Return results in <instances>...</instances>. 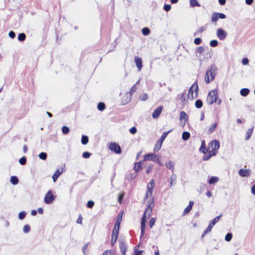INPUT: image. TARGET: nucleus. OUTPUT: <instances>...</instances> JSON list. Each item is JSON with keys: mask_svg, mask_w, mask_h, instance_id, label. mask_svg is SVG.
<instances>
[{"mask_svg": "<svg viewBox=\"0 0 255 255\" xmlns=\"http://www.w3.org/2000/svg\"><path fill=\"white\" fill-rule=\"evenodd\" d=\"M216 70L217 68L215 65H212L209 67L205 76L206 83H209L214 79Z\"/></svg>", "mask_w": 255, "mask_h": 255, "instance_id": "1", "label": "nucleus"}, {"mask_svg": "<svg viewBox=\"0 0 255 255\" xmlns=\"http://www.w3.org/2000/svg\"><path fill=\"white\" fill-rule=\"evenodd\" d=\"M154 203L153 201H151L148 204L147 207L143 215V216L141 218V221H144V223L146 224V219L150 217L151 215L152 211V208L153 207Z\"/></svg>", "mask_w": 255, "mask_h": 255, "instance_id": "2", "label": "nucleus"}, {"mask_svg": "<svg viewBox=\"0 0 255 255\" xmlns=\"http://www.w3.org/2000/svg\"><path fill=\"white\" fill-rule=\"evenodd\" d=\"M217 90H211L209 92L206 99L208 104L211 105L217 101Z\"/></svg>", "mask_w": 255, "mask_h": 255, "instance_id": "3", "label": "nucleus"}, {"mask_svg": "<svg viewBox=\"0 0 255 255\" xmlns=\"http://www.w3.org/2000/svg\"><path fill=\"white\" fill-rule=\"evenodd\" d=\"M198 90V86L197 82H195L190 88L188 92L189 98L193 100L197 96V92Z\"/></svg>", "mask_w": 255, "mask_h": 255, "instance_id": "4", "label": "nucleus"}, {"mask_svg": "<svg viewBox=\"0 0 255 255\" xmlns=\"http://www.w3.org/2000/svg\"><path fill=\"white\" fill-rule=\"evenodd\" d=\"M55 199V196L53 195L51 190H49L44 197V202L47 204L52 203Z\"/></svg>", "mask_w": 255, "mask_h": 255, "instance_id": "5", "label": "nucleus"}, {"mask_svg": "<svg viewBox=\"0 0 255 255\" xmlns=\"http://www.w3.org/2000/svg\"><path fill=\"white\" fill-rule=\"evenodd\" d=\"M109 148L114 151L116 153L120 154L122 152V150L120 146L115 142L110 143Z\"/></svg>", "mask_w": 255, "mask_h": 255, "instance_id": "6", "label": "nucleus"}, {"mask_svg": "<svg viewBox=\"0 0 255 255\" xmlns=\"http://www.w3.org/2000/svg\"><path fill=\"white\" fill-rule=\"evenodd\" d=\"M216 34L218 38L221 40H225L227 36V32L222 28L217 29Z\"/></svg>", "mask_w": 255, "mask_h": 255, "instance_id": "7", "label": "nucleus"}, {"mask_svg": "<svg viewBox=\"0 0 255 255\" xmlns=\"http://www.w3.org/2000/svg\"><path fill=\"white\" fill-rule=\"evenodd\" d=\"M159 156L154 153L146 154L144 155V160H150L155 162Z\"/></svg>", "mask_w": 255, "mask_h": 255, "instance_id": "8", "label": "nucleus"}, {"mask_svg": "<svg viewBox=\"0 0 255 255\" xmlns=\"http://www.w3.org/2000/svg\"><path fill=\"white\" fill-rule=\"evenodd\" d=\"M209 149L217 150L220 147V142L219 140L215 139L210 142L209 144Z\"/></svg>", "mask_w": 255, "mask_h": 255, "instance_id": "9", "label": "nucleus"}, {"mask_svg": "<svg viewBox=\"0 0 255 255\" xmlns=\"http://www.w3.org/2000/svg\"><path fill=\"white\" fill-rule=\"evenodd\" d=\"M251 171L249 169H241L239 171V174L240 176L247 177L250 175Z\"/></svg>", "mask_w": 255, "mask_h": 255, "instance_id": "10", "label": "nucleus"}, {"mask_svg": "<svg viewBox=\"0 0 255 255\" xmlns=\"http://www.w3.org/2000/svg\"><path fill=\"white\" fill-rule=\"evenodd\" d=\"M162 109L163 107L162 106H159L157 108H156L152 113V118L153 119L157 118L161 114Z\"/></svg>", "mask_w": 255, "mask_h": 255, "instance_id": "11", "label": "nucleus"}, {"mask_svg": "<svg viewBox=\"0 0 255 255\" xmlns=\"http://www.w3.org/2000/svg\"><path fill=\"white\" fill-rule=\"evenodd\" d=\"M118 232L119 231H117L115 228L113 231V235L111 240V244L112 246H113L117 241L118 237Z\"/></svg>", "mask_w": 255, "mask_h": 255, "instance_id": "12", "label": "nucleus"}, {"mask_svg": "<svg viewBox=\"0 0 255 255\" xmlns=\"http://www.w3.org/2000/svg\"><path fill=\"white\" fill-rule=\"evenodd\" d=\"M134 62L138 69V71H140L142 66L141 59L138 57H135L134 58Z\"/></svg>", "mask_w": 255, "mask_h": 255, "instance_id": "13", "label": "nucleus"}, {"mask_svg": "<svg viewBox=\"0 0 255 255\" xmlns=\"http://www.w3.org/2000/svg\"><path fill=\"white\" fill-rule=\"evenodd\" d=\"M120 248L123 255H126L127 247L126 243L121 242L120 244Z\"/></svg>", "mask_w": 255, "mask_h": 255, "instance_id": "14", "label": "nucleus"}, {"mask_svg": "<svg viewBox=\"0 0 255 255\" xmlns=\"http://www.w3.org/2000/svg\"><path fill=\"white\" fill-rule=\"evenodd\" d=\"M194 204L193 201H190L189 205L186 207L183 211V215L187 214L192 209V206Z\"/></svg>", "mask_w": 255, "mask_h": 255, "instance_id": "15", "label": "nucleus"}, {"mask_svg": "<svg viewBox=\"0 0 255 255\" xmlns=\"http://www.w3.org/2000/svg\"><path fill=\"white\" fill-rule=\"evenodd\" d=\"M62 171H60L59 169H57L54 174L52 176V179L53 181L55 182L57 180L59 176L62 174Z\"/></svg>", "mask_w": 255, "mask_h": 255, "instance_id": "16", "label": "nucleus"}, {"mask_svg": "<svg viewBox=\"0 0 255 255\" xmlns=\"http://www.w3.org/2000/svg\"><path fill=\"white\" fill-rule=\"evenodd\" d=\"M174 163L172 161H169L165 163L166 167L168 169L171 170L172 172L174 171Z\"/></svg>", "mask_w": 255, "mask_h": 255, "instance_id": "17", "label": "nucleus"}, {"mask_svg": "<svg viewBox=\"0 0 255 255\" xmlns=\"http://www.w3.org/2000/svg\"><path fill=\"white\" fill-rule=\"evenodd\" d=\"M199 151L204 154L207 152V150L206 149V144L204 140L201 141V145Z\"/></svg>", "mask_w": 255, "mask_h": 255, "instance_id": "18", "label": "nucleus"}, {"mask_svg": "<svg viewBox=\"0 0 255 255\" xmlns=\"http://www.w3.org/2000/svg\"><path fill=\"white\" fill-rule=\"evenodd\" d=\"M250 90L248 88H243L240 91V94L244 97H246L249 95Z\"/></svg>", "mask_w": 255, "mask_h": 255, "instance_id": "19", "label": "nucleus"}, {"mask_svg": "<svg viewBox=\"0 0 255 255\" xmlns=\"http://www.w3.org/2000/svg\"><path fill=\"white\" fill-rule=\"evenodd\" d=\"M180 120L181 121L184 120L185 122L187 121V120H188V116H187L186 113L185 112L182 111L181 112H180Z\"/></svg>", "mask_w": 255, "mask_h": 255, "instance_id": "20", "label": "nucleus"}, {"mask_svg": "<svg viewBox=\"0 0 255 255\" xmlns=\"http://www.w3.org/2000/svg\"><path fill=\"white\" fill-rule=\"evenodd\" d=\"M171 131V130H170L164 132L161 137H160L159 139L158 140L160 142L163 143V141L165 139V138L167 137L168 133Z\"/></svg>", "mask_w": 255, "mask_h": 255, "instance_id": "21", "label": "nucleus"}, {"mask_svg": "<svg viewBox=\"0 0 255 255\" xmlns=\"http://www.w3.org/2000/svg\"><path fill=\"white\" fill-rule=\"evenodd\" d=\"M162 144V143L158 140L154 146V151L157 152L158 150H159L161 147Z\"/></svg>", "mask_w": 255, "mask_h": 255, "instance_id": "22", "label": "nucleus"}, {"mask_svg": "<svg viewBox=\"0 0 255 255\" xmlns=\"http://www.w3.org/2000/svg\"><path fill=\"white\" fill-rule=\"evenodd\" d=\"M253 129H254V127H252V128L249 129L247 130V131L246 132V140H249L250 138V137L253 133Z\"/></svg>", "mask_w": 255, "mask_h": 255, "instance_id": "23", "label": "nucleus"}, {"mask_svg": "<svg viewBox=\"0 0 255 255\" xmlns=\"http://www.w3.org/2000/svg\"><path fill=\"white\" fill-rule=\"evenodd\" d=\"M217 126V123H214L208 129V130H207V133L208 134H210L216 128Z\"/></svg>", "mask_w": 255, "mask_h": 255, "instance_id": "24", "label": "nucleus"}, {"mask_svg": "<svg viewBox=\"0 0 255 255\" xmlns=\"http://www.w3.org/2000/svg\"><path fill=\"white\" fill-rule=\"evenodd\" d=\"M190 136V134L188 131H184L182 134V138L184 140H188Z\"/></svg>", "mask_w": 255, "mask_h": 255, "instance_id": "25", "label": "nucleus"}, {"mask_svg": "<svg viewBox=\"0 0 255 255\" xmlns=\"http://www.w3.org/2000/svg\"><path fill=\"white\" fill-rule=\"evenodd\" d=\"M218 181H219L218 177H216V176H213L209 179L208 182L210 184H212L217 182Z\"/></svg>", "mask_w": 255, "mask_h": 255, "instance_id": "26", "label": "nucleus"}, {"mask_svg": "<svg viewBox=\"0 0 255 255\" xmlns=\"http://www.w3.org/2000/svg\"><path fill=\"white\" fill-rule=\"evenodd\" d=\"M145 225L144 223V221L141 222V233H140V237H142L144 234L145 229Z\"/></svg>", "mask_w": 255, "mask_h": 255, "instance_id": "27", "label": "nucleus"}, {"mask_svg": "<svg viewBox=\"0 0 255 255\" xmlns=\"http://www.w3.org/2000/svg\"><path fill=\"white\" fill-rule=\"evenodd\" d=\"M10 182L13 185H16L18 183V179L16 176H11L10 180Z\"/></svg>", "mask_w": 255, "mask_h": 255, "instance_id": "28", "label": "nucleus"}, {"mask_svg": "<svg viewBox=\"0 0 255 255\" xmlns=\"http://www.w3.org/2000/svg\"><path fill=\"white\" fill-rule=\"evenodd\" d=\"M219 19L217 12H213L211 15V21L213 22H216Z\"/></svg>", "mask_w": 255, "mask_h": 255, "instance_id": "29", "label": "nucleus"}, {"mask_svg": "<svg viewBox=\"0 0 255 255\" xmlns=\"http://www.w3.org/2000/svg\"><path fill=\"white\" fill-rule=\"evenodd\" d=\"M154 186V181L153 179H152L147 184V190H152Z\"/></svg>", "mask_w": 255, "mask_h": 255, "instance_id": "30", "label": "nucleus"}, {"mask_svg": "<svg viewBox=\"0 0 255 255\" xmlns=\"http://www.w3.org/2000/svg\"><path fill=\"white\" fill-rule=\"evenodd\" d=\"M222 215H220L216 217H215L212 221H211L210 223L213 225V226L215 225L216 223H217L221 219L222 217Z\"/></svg>", "mask_w": 255, "mask_h": 255, "instance_id": "31", "label": "nucleus"}, {"mask_svg": "<svg viewBox=\"0 0 255 255\" xmlns=\"http://www.w3.org/2000/svg\"><path fill=\"white\" fill-rule=\"evenodd\" d=\"M89 141L88 137L86 135H83L81 138V142L83 144L86 145Z\"/></svg>", "mask_w": 255, "mask_h": 255, "instance_id": "32", "label": "nucleus"}, {"mask_svg": "<svg viewBox=\"0 0 255 255\" xmlns=\"http://www.w3.org/2000/svg\"><path fill=\"white\" fill-rule=\"evenodd\" d=\"M176 180V176L174 174H172L171 176L170 177V186L171 187L172 185L174 184V182H175Z\"/></svg>", "mask_w": 255, "mask_h": 255, "instance_id": "33", "label": "nucleus"}, {"mask_svg": "<svg viewBox=\"0 0 255 255\" xmlns=\"http://www.w3.org/2000/svg\"><path fill=\"white\" fill-rule=\"evenodd\" d=\"M195 105L197 108L200 109L203 106V102L201 100H197L195 102Z\"/></svg>", "mask_w": 255, "mask_h": 255, "instance_id": "34", "label": "nucleus"}, {"mask_svg": "<svg viewBox=\"0 0 255 255\" xmlns=\"http://www.w3.org/2000/svg\"><path fill=\"white\" fill-rule=\"evenodd\" d=\"M105 104L103 102H100L98 105V109L100 111H103L105 109Z\"/></svg>", "mask_w": 255, "mask_h": 255, "instance_id": "35", "label": "nucleus"}, {"mask_svg": "<svg viewBox=\"0 0 255 255\" xmlns=\"http://www.w3.org/2000/svg\"><path fill=\"white\" fill-rule=\"evenodd\" d=\"M141 168V162L139 161L138 162L135 163L134 166V169L135 172H136L138 171Z\"/></svg>", "mask_w": 255, "mask_h": 255, "instance_id": "36", "label": "nucleus"}, {"mask_svg": "<svg viewBox=\"0 0 255 255\" xmlns=\"http://www.w3.org/2000/svg\"><path fill=\"white\" fill-rule=\"evenodd\" d=\"M26 35L24 33H21L18 35V39L20 41H23L25 39Z\"/></svg>", "mask_w": 255, "mask_h": 255, "instance_id": "37", "label": "nucleus"}, {"mask_svg": "<svg viewBox=\"0 0 255 255\" xmlns=\"http://www.w3.org/2000/svg\"><path fill=\"white\" fill-rule=\"evenodd\" d=\"M142 33L144 35H148L150 33V30L147 27H144L142 29Z\"/></svg>", "mask_w": 255, "mask_h": 255, "instance_id": "38", "label": "nucleus"}, {"mask_svg": "<svg viewBox=\"0 0 255 255\" xmlns=\"http://www.w3.org/2000/svg\"><path fill=\"white\" fill-rule=\"evenodd\" d=\"M190 5L192 7L195 6H199L200 4L196 0H190Z\"/></svg>", "mask_w": 255, "mask_h": 255, "instance_id": "39", "label": "nucleus"}, {"mask_svg": "<svg viewBox=\"0 0 255 255\" xmlns=\"http://www.w3.org/2000/svg\"><path fill=\"white\" fill-rule=\"evenodd\" d=\"M121 220H122V216H121L120 215H119L117 218L116 222L115 224V227L116 226H117L118 228L117 231H119V226L120 225V221Z\"/></svg>", "mask_w": 255, "mask_h": 255, "instance_id": "40", "label": "nucleus"}, {"mask_svg": "<svg viewBox=\"0 0 255 255\" xmlns=\"http://www.w3.org/2000/svg\"><path fill=\"white\" fill-rule=\"evenodd\" d=\"M38 156L40 159L45 160L47 158V155L46 153L42 152L39 154Z\"/></svg>", "mask_w": 255, "mask_h": 255, "instance_id": "41", "label": "nucleus"}, {"mask_svg": "<svg viewBox=\"0 0 255 255\" xmlns=\"http://www.w3.org/2000/svg\"><path fill=\"white\" fill-rule=\"evenodd\" d=\"M26 215V213L25 211L20 212L18 214V218L20 220H23L25 218Z\"/></svg>", "mask_w": 255, "mask_h": 255, "instance_id": "42", "label": "nucleus"}, {"mask_svg": "<svg viewBox=\"0 0 255 255\" xmlns=\"http://www.w3.org/2000/svg\"><path fill=\"white\" fill-rule=\"evenodd\" d=\"M30 231V227L28 225H25L23 227V231L24 233L27 234Z\"/></svg>", "mask_w": 255, "mask_h": 255, "instance_id": "43", "label": "nucleus"}, {"mask_svg": "<svg viewBox=\"0 0 255 255\" xmlns=\"http://www.w3.org/2000/svg\"><path fill=\"white\" fill-rule=\"evenodd\" d=\"M232 234L230 233H228L226 234L225 240L227 242H229L232 240Z\"/></svg>", "mask_w": 255, "mask_h": 255, "instance_id": "44", "label": "nucleus"}, {"mask_svg": "<svg viewBox=\"0 0 255 255\" xmlns=\"http://www.w3.org/2000/svg\"><path fill=\"white\" fill-rule=\"evenodd\" d=\"M218 42L217 40H212L210 42V45L211 47H216L218 45Z\"/></svg>", "mask_w": 255, "mask_h": 255, "instance_id": "45", "label": "nucleus"}, {"mask_svg": "<svg viewBox=\"0 0 255 255\" xmlns=\"http://www.w3.org/2000/svg\"><path fill=\"white\" fill-rule=\"evenodd\" d=\"M62 131L63 134H67L69 132V128L66 126H63L62 128Z\"/></svg>", "mask_w": 255, "mask_h": 255, "instance_id": "46", "label": "nucleus"}, {"mask_svg": "<svg viewBox=\"0 0 255 255\" xmlns=\"http://www.w3.org/2000/svg\"><path fill=\"white\" fill-rule=\"evenodd\" d=\"M19 162L21 165H24L26 162V159L25 157H22L20 158L19 160Z\"/></svg>", "mask_w": 255, "mask_h": 255, "instance_id": "47", "label": "nucleus"}, {"mask_svg": "<svg viewBox=\"0 0 255 255\" xmlns=\"http://www.w3.org/2000/svg\"><path fill=\"white\" fill-rule=\"evenodd\" d=\"M213 227V226L210 223H209L208 227L205 230V234H207L208 233L212 231Z\"/></svg>", "mask_w": 255, "mask_h": 255, "instance_id": "48", "label": "nucleus"}, {"mask_svg": "<svg viewBox=\"0 0 255 255\" xmlns=\"http://www.w3.org/2000/svg\"><path fill=\"white\" fill-rule=\"evenodd\" d=\"M155 221V219L154 218H151L150 219L149 223V226L150 228H152L153 226L154 225Z\"/></svg>", "mask_w": 255, "mask_h": 255, "instance_id": "49", "label": "nucleus"}, {"mask_svg": "<svg viewBox=\"0 0 255 255\" xmlns=\"http://www.w3.org/2000/svg\"><path fill=\"white\" fill-rule=\"evenodd\" d=\"M217 153V151L216 150L213 149L210 150L208 151V154L209 155H211V157L216 155Z\"/></svg>", "mask_w": 255, "mask_h": 255, "instance_id": "50", "label": "nucleus"}, {"mask_svg": "<svg viewBox=\"0 0 255 255\" xmlns=\"http://www.w3.org/2000/svg\"><path fill=\"white\" fill-rule=\"evenodd\" d=\"M91 153L89 152L85 151L83 153L82 157L84 158H88L90 157Z\"/></svg>", "mask_w": 255, "mask_h": 255, "instance_id": "51", "label": "nucleus"}, {"mask_svg": "<svg viewBox=\"0 0 255 255\" xmlns=\"http://www.w3.org/2000/svg\"><path fill=\"white\" fill-rule=\"evenodd\" d=\"M171 6L169 4H166L163 6V9L166 11H169L171 9Z\"/></svg>", "mask_w": 255, "mask_h": 255, "instance_id": "52", "label": "nucleus"}, {"mask_svg": "<svg viewBox=\"0 0 255 255\" xmlns=\"http://www.w3.org/2000/svg\"><path fill=\"white\" fill-rule=\"evenodd\" d=\"M94 205V202L93 201H89L87 202V206L88 208H92Z\"/></svg>", "mask_w": 255, "mask_h": 255, "instance_id": "53", "label": "nucleus"}, {"mask_svg": "<svg viewBox=\"0 0 255 255\" xmlns=\"http://www.w3.org/2000/svg\"><path fill=\"white\" fill-rule=\"evenodd\" d=\"M147 98H148V96L146 94H143L139 98L140 100L142 101H146L147 99Z\"/></svg>", "mask_w": 255, "mask_h": 255, "instance_id": "54", "label": "nucleus"}, {"mask_svg": "<svg viewBox=\"0 0 255 255\" xmlns=\"http://www.w3.org/2000/svg\"><path fill=\"white\" fill-rule=\"evenodd\" d=\"M136 176L135 173H132L131 174L128 175L127 177V180L129 181L131 180L132 179H133Z\"/></svg>", "mask_w": 255, "mask_h": 255, "instance_id": "55", "label": "nucleus"}, {"mask_svg": "<svg viewBox=\"0 0 255 255\" xmlns=\"http://www.w3.org/2000/svg\"><path fill=\"white\" fill-rule=\"evenodd\" d=\"M201 39L200 38H196L194 40V42L196 45H199L201 43Z\"/></svg>", "mask_w": 255, "mask_h": 255, "instance_id": "56", "label": "nucleus"}, {"mask_svg": "<svg viewBox=\"0 0 255 255\" xmlns=\"http://www.w3.org/2000/svg\"><path fill=\"white\" fill-rule=\"evenodd\" d=\"M204 51V48L202 46H199L196 49V51L200 54Z\"/></svg>", "mask_w": 255, "mask_h": 255, "instance_id": "57", "label": "nucleus"}, {"mask_svg": "<svg viewBox=\"0 0 255 255\" xmlns=\"http://www.w3.org/2000/svg\"><path fill=\"white\" fill-rule=\"evenodd\" d=\"M103 255H114V254L112 251L107 250L103 253Z\"/></svg>", "mask_w": 255, "mask_h": 255, "instance_id": "58", "label": "nucleus"}, {"mask_svg": "<svg viewBox=\"0 0 255 255\" xmlns=\"http://www.w3.org/2000/svg\"><path fill=\"white\" fill-rule=\"evenodd\" d=\"M153 168V165H148L146 170V173L149 174L152 170Z\"/></svg>", "mask_w": 255, "mask_h": 255, "instance_id": "59", "label": "nucleus"}, {"mask_svg": "<svg viewBox=\"0 0 255 255\" xmlns=\"http://www.w3.org/2000/svg\"><path fill=\"white\" fill-rule=\"evenodd\" d=\"M219 18L224 19L226 18V15L223 13L217 12Z\"/></svg>", "mask_w": 255, "mask_h": 255, "instance_id": "60", "label": "nucleus"}, {"mask_svg": "<svg viewBox=\"0 0 255 255\" xmlns=\"http://www.w3.org/2000/svg\"><path fill=\"white\" fill-rule=\"evenodd\" d=\"M129 131L131 134H134L136 132L137 129L135 127H133L130 128Z\"/></svg>", "mask_w": 255, "mask_h": 255, "instance_id": "61", "label": "nucleus"}, {"mask_svg": "<svg viewBox=\"0 0 255 255\" xmlns=\"http://www.w3.org/2000/svg\"><path fill=\"white\" fill-rule=\"evenodd\" d=\"M242 62L243 65H247L249 63V59L247 58H244L242 59Z\"/></svg>", "mask_w": 255, "mask_h": 255, "instance_id": "62", "label": "nucleus"}, {"mask_svg": "<svg viewBox=\"0 0 255 255\" xmlns=\"http://www.w3.org/2000/svg\"><path fill=\"white\" fill-rule=\"evenodd\" d=\"M152 190H147L146 195H145V199L147 198L149 196H151L152 195Z\"/></svg>", "mask_w": 255, "mask_h": 255, "instance_id": "63", "label": "nucleus"}, {"mask_svg": "<svg viewBox=\"0 0 255 255\" xmlns=\"http://www.w3.org/2000/svg\"><path fill=\"white\" fill-rule=\"evenodd\" d=\"M8 35L11 38H14L15 37V32L13 31H10L8 33Z\"/></svg>", "mask_w": 255, "mask_h": 255, "instance_id": "64", "label": "nucleus"}]
</instances>
